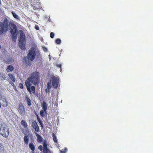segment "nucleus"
I'll list each match as a JSON object with an SVG mask.
<instances>
[{"mask_svg":"<svg viewBox=\"0 0 153 153\" xmlns=\"http://www.w3.org/2000/svg\"><path fill=\"white\" fill-rule=\"evenodd\" d=\"M29 147L32 151L33 153H34V150H35V145L32 143H30L29 144Z\"/></svg>","mask_w":153,"mask_h":153,"instance_id":"nucleus-15","label":"nucleus"},{"mask_svg":"<svg viewBox=\"0 0 153 153\" xmlns=\"http://www.w3.org/2000/svg\"><path fill=\"white\" fill-rule=\"evenodd\" d=\"M52 136L53 137V140L56 143L57 142V140L56 136L55 135L54 133H53L52 134Z\"/></svg>","mask_w":153,"mask_h":153,"instance_id":"nucleus-22","label":"nucleus"},{"mask_svg":"<svg viewBox=\"0 0 153 153\" xmlns=\"http://www.w3.org/2000/svg\"><path fill=\"white\" fill-rule=\"evenodd\" d=\"M35 28L37 30H39V27H38L37 25H36L35 26Z\"/></svg>","mask_w":153,"mask_h":153,"instance_id":"nucleus-34","label":"nucleus"},{"mask_svg":"<svg viewBox=\"0 0 153 153\" xmlns=\"http://www.w3.org/2000/svg\"><path fill=\"white\" fill-rule=\"evenodd\" d=\"M11 85H12L13 86H14V83H13V82H12L11 83Z\"/></svg>","mask_w":153,"mask_h":153,"instance_id":"nucleus-40","label":"nucleus"},{"mask_svg":"<svg viewBox=\"0 0 153 153\" xmlns=\"http://www.w3.org/2000/svg\"><path fill=\"white\" fill-rule=\"evenodd\" d=\"M55 42L56 44H59L61 43V40L60 39H57L56 40Z\"/></svg>","mask_w":153,"mask_h":153,"instance_id":"nucleus-26","label":"nucleus"},{"mask_svg":"<svg viewBox=\"0 0 153 153\" xmlns=\"http://www.w3.org/2000/svg\"><path fill=\"white\" fill-rule=\"evenodd\" d=\"M25 99L28 106H29L31 105V100L30 99L27 97L26 96L25 97Z\"/></svg>","mask_w":153,"mask_h":153,"instance_id":"nucleus-18","label":"nucleus"},{"mask_svg":"<svg viewBox=\"0 0 153 153\" xmlns=\"http://www.w3.org/2000/svg\"><path fill=\"white\" fill-rule=\"evenodd\" d=\"M20 38L19 41H25V36L24 32L22 30H19Z\"/></svg>","mask_w":153,"mask_h":153,"instance_id":"nucleus-10","label":"nucleus"},{"mask_svg":"<svg viewBox=\"0 0 153 153\" xmlns=\"http://www.w3.org/2000/svg\"><path fill=\"white\" fill-rule=\"evenodd\" d=\"M51 82H48L47 83V88L45 89V91L46 93H50V90L51 88Z\"/></svg>","mask_w":153,"mask_h":153,"instance_id":"nucleus-11","label":"nucleus"},{"mask_svg":"<svg viewBox=\"0 0 153 153\" xmlns=\"http://www.w3.org/2000/svg\"><path fill=\"white\" fill-rule=\"evenodd\" d=\"M36 56V53L34 50L33 49H30L28 51V53L27 55V58L28 59V61L26 60V58H24V60H25V62L27 65H30L31 63L29 61L30 60L32 61L35 58Z\"/></svg>","mask_w":153,"mask_h":153,"instance_id":"nucleus-3","label":"nucleus"},{"mask_svg":"<svg viewBox=\"0 0 153 153\" xmlns=\"http://www.w3.org/2000/svg\"><path fill=\"white\" fill-rule=\"evenodd\" d=\"M35 134L37 137L38 142L39 143L42 142L43 141V138H42V137L36 132L35 133Z\"/></svg>","mask_w":153,"mask_h":153,"instance_id":"nucleus-14","label":"nucleus"},{"mask_svg":"<svg viewBox=\"0 0 153 153\" xmlns=\"http://www.w3.org/2000/svg\"><path fill=\"white\" fill-rule=\"evenodd\" d=\"M12 13L14 18L17 19H19V16L16 13H14L13 12H12Z\"/></svg>","mask_w":153,"mask_h":153,"instance_id":"nucleus-23","label":"nucleus"},{"mask_svg":"<svg viewBox=\"0 0 153 153\" xmlns=\"http://www.w3.org/2000/svg\"><path fill=\"white\" fill-rule=\"evenodd\" d=\"M4 147L0 143V152H3L4 151Z\"/></svg>","mask_w":153,"mask_h":153,"instance_id":"nucleus-25","label":"nucleus"},{"mask_svg":"<svg viewBox=\"0 0 153 153\" xmlns=\"http://www.w3.org/2000/svg\"><path fill=\"white\" fill-rule=\"evenodd\" d=\"M42 48H43V50L45 51V52H47L48 51V49L47 48H46V47H42Z\"/></svg>","mask_w":153,"mask_h":153,"instance_id":"nucleus-30","label":"nucleus"},{"mask_svg":"<svg viewBox=\"0 0 153 153\" xmlns=\"http://www.w3.org/2000/svg\"><path fill=\"white\" fill-rule=\"evenodd\" d=\"M29 137L27 136H25L24 137V140L25 143L27 145L29 142Z\"/></svg>","mask_w":153,"mask_h":153,"instance_id":"nucleus-21","label":"nucleus"},{"mask_svg":"<svg viewBox=\"0 0 153 153\" xmlns=\"http://www.w3.org/2000/svg\"><path fill=\"white\" fill-rule=\"evenodd\" d=\"M1 0H0V4H1Z\"/></svg>","mask_w":153,"mask_h":153,"instance_id":"nucleus-42","label":"nucleus"},{"mask_svg":"<svg viewBox=\"0 0 153 153\" xmlns=\"http://www.w3.org/2000/svg\"><path fill=\"white\" fill-rule=\"evenodd\" d=\"M0 78L3 80L5 79L3 75L1 73H0Z\"/></svg>","mask_w":153,"mask_h":153,"instance_id":"nucleus-28","label":"nucleus"},{"mask_svg":"<svg viewBox=\"0 0 153 153\" xmlns=\"http://www.w3.org/2000/svg\"><path fill=\"white\" fill-rule=\"evenodd\" d=\"M27 89L30 94H35V93L36 87L34 86H31L32 84L30 82H25Z\"/></svg>","mask_w":153,"mask_h":153,"instance_id":"nucleus-5","label":"nucleus"},{"mask_svg":"<svg viewBox=\"0 0 153 153\" xmlns=\"http://www.w3.org/2000/svg\"><path fill=\"white\" fill-rule=\"evenodd\" d=\"M9 134V129L4 123H0V134L5 137H7Z\"/></svg>","mask_w":153,"mask_h":153,"instance_id":"nucleus-4","label":"nucleus"},{"mask_svg":"<svg viewBox=\"0 0 153 153\" xmlns=\"http://www.w3.org/2000/svg\"><path fill=\"white\" fill-rule=\"evenodd\" d=\"M67 149L66 148H65L64 149H62L60 150L61 153H65L67 151Z\"/></svg>","mask_w":153,"mask_h":153,"instance_id":"nucleus-27","label":"nucleus"},{"mask_svg":"<svg viewBox=\"0 0 153 153\" xmlns=\"http://www.w3.org/2000/svg\"><path fill=\"white\" fill-rule=\"evenodd\" d=\"M45 111L43 110H41L40 112V114L41 116L42 117H44L45 115Z\"/></svg>","mask_w":153,"mask_h":153,"instance_id":"nucleus-24","label":"nucleus"},{"mask_svg":"<svg viewBox=\"0 0 153 153\" xmlns=\"http://www.w3.org/2000/svg\"><path fill=\"white\" fill-rule=\"evenodd\" d=\"M40 73L35 71L31 73L30 76L28 77L25 82L33 83L34 85H37L39 83Z\"/></svg>","mask_w":153,"mask_h":153,"instance_id":"nucleus-2","label":"nucleus"},{"mask_svg":"<svg viewBox=\"0 0 153 153\" xmlns=\"http://www.w3.org/2000/svg\"><path fill=\"white\" fill-rule=\"evenodd\" d=\"M17 110L21 115H25V109L23 105L21 103H19L17 108Z\"/></svg>","mask_w":153,"mask_h":153,"instance_id":"nucleus-6","label":"nucleus"},{"mask_svg":"<svg viewBox=\"0 0 153 153\" xmlns=\"http://www.w3.org/2000/svg\"><path fill=\"white\" fill-rule=\"evenodd\" d=\"M32 127L36 131L38 132L39 131V128L38 126L36 121L33 120L32 122Z\"/></svg>","mask_w":153,"mask_h":153,"instance_id":"nucleus-9","label":"nucleus"},{"mask_svg":"<svg viewBox=\"0 0 153 153\" xmlns=\"http://www.w3.org/2000/svg\"><path fill=\"white\" fill-rule=\"evenodd\" d=\"M21 124L24 128H27L28 126V125L26 122L23 120L21 121Z\"/></svg>","mask_w":153,"mask_h":153,"instance_id":"nucleus-19","label":"nucleus"},{"mask_svg":"<svg viewBox=\"0 0 153 153\" xmlns=\"http://www.w3.org/2000/svg\"><path fill=\"white\" fill-rule=\"evenodd\" d=\"M38 122L40 123L41 126L43 125V123L41 120L39 121Z\"/></svg>","mask_w":153,"mask_h":153,"instance_id":"nucleus-36","label":"nucleus"},{"mask_svg":"<svg viewBox=\"0 0 153 153\" xmlns=\"http://www.w3.org/2000/svg\"><path fill=\"white\" fill-rule=\"evenodd\" d=\"M41 126V128H44V127H43V125H42Z\"/></svg>","mask_w":153,"mask_h":153,"instance_id":"nucleus-41","label":"nucleus"},{"mask_svg":"<svg viewBox=\"0 0 153 153\" xmlns=\"http://www.w3.org/2000/svg\"><path fill=\"white\" fill-rule=\"evenodd\" d=\"M42 107L43 108L45 112L46 113V111L47 110V105L45 101H44L43 102Z\"/></svg>","mask_w":153,"mask_h":153,"instance_id":"nucleus-16","label":"nucleus"},{"mask_svg":"<svg viewBox=\"0 0 153 153\" xmlns=\"http://www.w3.org/2000/svg\"><path fill=\"white\" fill-rule=\"evenodd\" d=\"M13 66L11 65L8 66L6 69V71L8 72L12 71L14 70Z\"/></svg>","mask_w":153,"mask_h":153,"instance_id":"nucleus-17","label":"nucleus"},{"mask_svg":"<svg viewBox=\"0 0 153 153\" xmlns=\"http://www.w3.org/2000/svg\"><path fill=\"white\" fill-rule=\"evenodd\" d=\"M43 153H52L50 150L48 148V143L47 141L44 140L43 141Z\"/></svg>","mask_w":153,"mask_h":153,"instance_id":"nucleus-8","label":"nucleus"},{"mask_svg":"<svg viewBox=\"0 0 153 153\" xmlns=\"http://www.w3.org/2000/svg\"><path fill=\"white\" fill-rule=\"evenodd\" d=\"M51 81L53 87L55 89H56L58 86V85L59 83V78L53 76L51 78V80L50 81Z\"/></svg>","mask_w":153,"mask_h":153,"instance_id":"nucleus-7","label":"nucleus"},{"mask_svg":"<svg viewBox=\"0 0 153 153\" xmlns=\"http://www.w3.org/2000/svg\"><path fill=\"white\" fill-rule=\"evenodd\" d=\"M11 61V59H8L7 60L5 61V63H9Z\"/></svg>","mask_w":153,"mask_h":153,"instance_id":"nucleus-32","label":"nucleus"},{"mask_svg":"<svg viewBox=\"0 0 153 153\" xmlns=\"http://www.w3.org/2000/svg\"><path fill=\"white\" fill-rule=\"evenodd\" d=\"M9 26L11 29L10 32L12 40L15 42L17 35V27L13 22L10 21L8 22V20L7 18H5L2 22H0V35L6 33L9 30Z\"/></svg>","mask_w":153,"mask_h":153,"instance_id":"nucleus-1","label":"nucleus"},{"mask_svg":"<svg viewBox=\"0 0 153 153\" xmlns=\"http://www.w3.org/2000/svg\"><path fill=\"white\" fill-rule=\"evenodd\" d=\"M57 66L59 67L61 69V64H58L57 65Z\"/></svg>","mask_w":153,"mask_h":153,"instance_id":"nucleus-38","label":"nucleus"},{"mask_svg":"<svg viewBox=\"0 0 153 153\" xmlns=\"http://www.w3.org/2000/svg\"><path fill=\"white\" fill-rule=\"evenodd\" d=\"M54 34L53 32L51 33L50 34V36L51 38H53L54 37Z\"/></svg>","mask_w":153,"mask_h":153,"instance_id":"nucleus-31","label":"nucleus"},{"mask_svg":"<svg viewBox=\"0 0 153 153\" xmlns=\"http://www.w3.org/2000/svg\"><path fill=\"white\" fill-rule=\"evenodd\" d=\"M25 41H19V46L22 50L25 49V45L24 44Z\"/></svg>","mask_w":153,"mask_h":153,"instance_id":"nucleus-12","label":"nucleus"},{"mask_svg":"<svg viewBox=\"0 0 153 153\" xmlns=\"http://www.w3.org/2000/svg\"><path fill=\"white\" fill-rule=\"evenodd\" d=\"M38 122L40 123L41 126L43 125V123L41 120L39 121Z\"/></svg>","mask_w":153,"mask_h":153,"instance_id":"nucleus-37","label":"nucleus"},{"mask_svg":"<svg viewBox=\"0 0 153 153\" xmlns=\"http://www.w3.org/2000/svg\"><path fill=\"white\" fill-rule=\"evenodd\" d=\"M2 102H1L2 105L4 107H6L8 105L7 102L5 98H2L1 99Z\"/></svg>","mask_w":153,"mask_h":153,"instance_id":"nucleus-13","label":"nucleus"},{"mask_svg":"<svg viewBox=\"0 0 153 153\" xmlns=\"http://www.w3.org/2000/svg\"><path fill=\"white\" fill-rule=\"evenodd\" d=\"M8 76L13 82H14L16 80L13 75L11 74H9Z\"/></svg>","mask_w":153,"mask_h":153,"instance_id":"nucleus-20","label":"nucleus"},{"mask_svg":"<svg viewBox=\"0 0 153 153\" xmlns=\"http://www.w3.org/2000/svg\"><path fill=\"white\" fill-rule=\"evenodd\" d=\"M38 122L40 123L41 126L43 125V123L41 120L39 121Z\"/></svg>","mask_w":153,"mask_h":153,"instance_id":"nucleus-35","label":"nucleus"},{"mask_svg":"<svg viewBox=\"0 0 153 153\" xmlns=\"http://www.w3.org/2000/svg\"><path fill=\"white\" fill-rule=\"evenodd\" d=\"M1 48V45H0V49Z\"/></svg>","mask_w":153,"mask_h":153,"instance_id":"nucleus-44","label":"nucleus"},{"mask_svg":"<svg viewBox=\"0 0 153 153\" xmlns=\"http://www.w3.org/2000/svg\"><path fill=\"white\" fill-rule=\"evenodd\" d=\"M1 104L0 103V108H1Z\"/></svg>","mask_w":153,"mask_h":153,"instance_id":"nucleus-43","label":"nucleus"},{"mask_svg":"<svg viewBox=\"0 0 153 153\" xmlns=\"http://www.w3.org/2000/svg\"><path fill=\"white\" fill-rule=\"evenodd\" d=\"M19 87L21 88V89H23V84L22 83H20L19 84Z\"/></svg>","mask_w":153,"mask_h":153,"instance_id":"nucleus-29","label":"nucleus"},{"mask_svg":"<svg viewBox=\"0 0 153 153\" xmlns=\"http://www.w3.org/2000/svg\"><path fill=\"white\" fill-rule=\"evenodd\" d=\"M38 149L40 151H42L43 150V147L42 145H40L38 147Z\"/></svg>","mask_w":153,"mask_h":153,"instance_id":"nucleus-33","label":"nucleus"},{"mask_svg":"<svg viewBox=\"0 0 153 153\" xmlns=\"http://www.w3.org/2000/svg\"><path fill=\"white\" fill-rule=\"evenodd\" d=\"M37 119L38 121L40 120H41L40 119L39 117L37 115Z\"/></svg>","mask_w":153,"mask_h":153,"instance_id":"nucleus-39","label":"nucleus"}]
</instances>
